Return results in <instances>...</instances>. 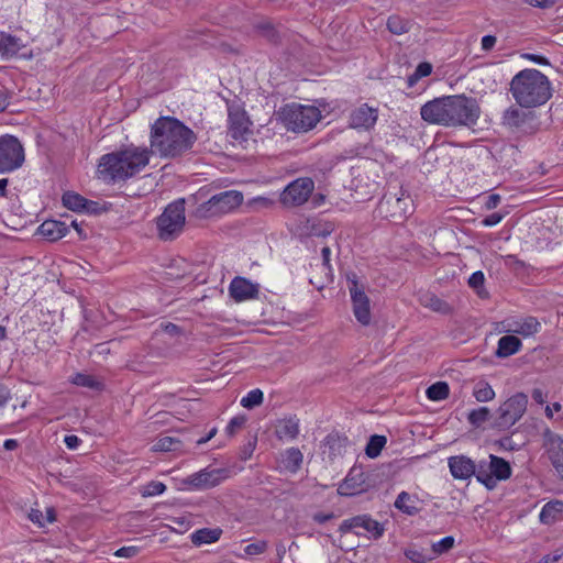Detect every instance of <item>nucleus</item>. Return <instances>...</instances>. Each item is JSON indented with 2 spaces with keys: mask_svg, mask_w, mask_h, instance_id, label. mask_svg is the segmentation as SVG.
Masks as SVG:
<instances>
[{
  "mask_svg": "<svg viewBox=\"0 0 563 563\" xmlns=\"http://www.w3.org/2000/svg\"><path fill=\"white\" fill-rule=\"evenodd\" d=\"M423 121L446 128H471L481 115L477 100L464 93L434 98L420 109Z\"/></svg>",
  "mask_w": 563,
  "mask_h": 563,
  "instance_id": "obj_1",
  "label": "nucleus"
},
{
  "mask_svg": "<svg viewBox=\"0 0 563 563\" xmlns=\"http://www.w3.org/2000/svg\"><path fill=\"white\" fill-rule=\"evenodd\" d=\"M197 140L192 130L175 118L162 117L151 130V151L162 157H176L189 151Z\"/></svg>",
  "mask_w": 563,
  "mask_h": 563,
  "instance_id": "obj_2",
  "label": "nucleus"
},
{
  "mask_svg": "<svg viewBox=\"0 0 563 563\" xmlns=\"http://www.w3.org/2000/svg\"><path fill=\"white\" fill-rule=\"evenodd\" d=\"M152 151L130 145L101 156L98 165L100 178L109 183L125 181L140 174L148 164Z\"/></svg>",
  "mask_w": 563,
  "mask_h": 563,
  "instance_id": "obj_3",
  "label": "nucleus"
},
{
  "mask_svg": "<svg viewBox=\"0 0 563 563\" xmlns=\"http://www.w3.org/2000/svg\"><path fill=\"white\" fill-rule=\"evenodd\" d=\"M512 98L521 108H536L544 104L552 96L549 78L534 68H526L510 81Z\"/></svg>",
  "mask_w": 563,
  "mask_h": 563,
  "instance_id": "obj_4",
  "label": "nucleus"
},
{
  "mask_svg": "<svg viewBox=\"0 0 563 563\" xmlns=\"http://www.w3.org/2000/svg\"><path fill=\"white\" fill-rule=\"evenodd\" d=\"M277 119L283 125L295 133H302L311 130L320 120V110L312 106H302L299 103H288L282 107L277 113Z\"/></svg>",
  "mask_w": 563,
  "mask_h": 563,
  "instance_id": "obj_5",
  "label": "nucleus"
},
{
  "mask_svg": "<svg viewBox=\"0 0 563 563\" xmlns=\"http://www.w3.org/2000/svg\"><path fill=\"white\" fill-rule=\"evenodd\" d=\"M185 223V199L180 198L169 203L157 218V235L163 241H173L183 232Z\"/></svg>",
  "mask_w": 563,
  "mask_h": 563,
  "instance_id": "obj_6",
  "label": "nucleus"
},
{
  "mask_svg": "<svg viewBox=\"0 0 563 563\" xmlns=\"http://www.w3.org/2000/svg\"><path fill=\"white\" fill-rule=\"evenodd\" d=\"M243 202V194L238 190H227L213 195L208 201L199 205L195 210L198 219H209L227 214Z\"/></svg>",
  "mask_w": 563,
  "mask_h": 563,
  "instance_id": "obj_7",
  "label": "nucleus"
},
{
  "mask_svg": "<svg viewBox=\"0 0 563 563\" xmlns=\"http://www.w3.org/2000/svg\"><path fill=\"white\" fill-rule=\"evenodd\" d=\"M378 209L385 218L394 222H401L413 212V201L408 192L399 188L398 192L385 194Z\"/></svg>",
  "mask_w": 563,
  "mask_h": 563,
  "instance_id": "obj_8",
  "label": "nucleus"
},
{
  "mask_svg": "<svg viewBox=\"0 0 563 563\" xmlns=\"http://www.w3.org/2000/svg\"><path fill=\"white\" fill-rule=\"evenodd\" d=\"M528 406V396L516 393L500 404L496 411L495 426L507 430L516 424L525 415Z\"/></svg>",
  "mask_w": 563,
  "mask_h": 563,
  "instance_id": "obj_9",
  "label": "nucleus"
},
{
  "mask_svg": "<svg viewBox=\"0 0 563 563\" xmlns=\"http://www.w3.org/2000/svg\"><path fill=\"white\" fill-rule=\"evenodd\" d=\"M511 476V467L503 457L489 455V462H481L476 473L478 482L487 488H494L497 481H505Z\"/></svg>",
  "mask_w": 563,
  "mask_h": 563,
  "instance_id": "obj_10",
  "label": "nucleus"
},
{
  "mask_svg": "<svg viewBox=\"0 0 563 563\" xmlns=\"http://www.w3.org/2000/svg\"><path fill=\"white\" fill-rule=\"evenodd\" d=\"M24 162V152L19 140L12 135L0 137V173L19 168Z\"/></svg>",
  "mask_w": 563,
  "mask_h": 563,
  "instance_id": "obj_11",
  "label": "nucleus"
},
{
  "mask_svg": "<svg viewBox=\"0 0 563 563\" xmlns=\"http://www.w3.org/2000/svg\"><path fill=\"white\" fill-rule=\"evenodd\" d=\"M347 282L354 317L361 324L368 325L372 319L369 298L364 287L358 285L356 274L347 275Z\"/></svg>",
  "mask_w": 563,
  "mask_h": 563,
  "instance_id": "obj_12",
  "label": "nucleus"
},
{
  "mask_svg": "<svg viewBox=\"0 0 563 563\" xmlns=\"http://www.w3.org/2000/svg\"><path fill=\"white\" fill-rule=\"evenodd\" d=\"M230 477L228 468H203L189 475L184 484L192 489L203 490L216 487Z\"/></svg>",
  "mask_w": 563,
  "mask_h": 563,
  "instance_id": "obj_13",
  "label": "nucleus"
},
{
  "mask_svg": "<svg viewBox=\"0 0 563 563\" xmlns=\"http://www.w3.org/2000/svg\"><path fill=\"white\" fill-rule=\"evenodd\" d=\"M313 189L314 183L311 178H298L285 188L280 201L285 206H301L308 200Z\"/></svg>",
  "mask_w": 563,
  "mask_h": 563,
  "instance_id": "obj_14",
  "label": "nucleus"
},
{
  "mask_svg": "<svg viewBox=\"0 0 563 563\" xmlns=\"http://www.w3.org/2000/svg\"><path fill=\"white\" fill-rule=\"evenodd\" d=\"M378 120V109L363 103L351 110L349 126L358 131L372 130Z\"/></svg>",
  "mask_w": 563,
  "mask_h": 563,
  "instance_id": "obj_15",
  "label": "nucleus"
},
{
  "mask_svg": "<svg viewBox=\"0 0 563 563\" xmlns=\"http://www.w3.org/2000/svg\"><path fill=\"white\" fill-rule=\"evenodd\" d=\"M538 427L542 437V446L544 448L552 465L558 464L563 460V438L553 432L542 421L538 423Z\"/></svg>",
  "mask_w": 563,
  "mask_h": 563,
  "instance_id": "obj_16",
  "label": "nucleus"
},
{
  "mask_svg": "<svg viewBox=\"0 0 563 563\" xmlns=\"http://www.w3.org/2000/svg\"><path fill=\"white\" fill-rule=\"evenodd\" d=\"M367 487V475L362 467L354 466L350 470L343 483L340 484L338 493L342 496H354L365 492Z\"/></svg>",
  "mask_w": 563,
  "mask_h": 563,
  "instance_id": "obj_17",
  "label": "nucleus"
},
{
  "mask_svg": "<svg viewBox=\"0 0 563 563\" xmlns=\"http://www.w3.org/2000/svg\"><path fill=\"white\" fill-rule=\"evenodd\" d=\"M230 296L236 301H245L258 297L260 287L244 277H234L229 286Z\"/></svg>",
  "mask_w": 563,
  "mask_h": 563,
  "instance_id": "obj_18",
  "label": "nucleus"
},
{
  "mask_svg": "<svg viewBox=\"0 0 563 563\" xmlns=\"http://www.w3.org/2000/svg\"><path fill=\"white\" fill-rule=\"evenodd\" d=\"M448 465L455 479H468L473 475L476 476L478 470V465L476 466L475 462L465 455L449 457Z\"/></svg>",
  "mask_w": 563,
  "mask_h": 563,
  "instance_id": "obj_19",
  "label": "nucleus"
},
{
  "mask_svg": "<svg viewBox=\"0 0 563 563\" xmlns=\"http://www.w3.org/2000/svg\"><path fill=\"white\" fill-rule=\"evenodd\" d=\"M251 122L240 108H229V131L233 139H243L250 132Z\"/></svg>",
  "mask_w": 563,
  "mask_h": 563,
  "instance_id": "obj_20",
  "label": "nucleus"
},
{
  "mask_svg": "<svg viewBox=\"0 0 563 563\" xmlns=\"http://www.w3.org/2000/svg\"><path fill=\"white\" fill-rule=\"evenodd\" d=\"M275 435L280 441H292L300 432L299 419L296 416L278 419L275 423Z\"/></svg>",
  "mask_w": 563,
  "mask_h": 563,
  "instance_id": "obj_21",
  "label": "nucleus"
},
{
  "mask_svg": "<svg viewBox=\"0 0 563 563\" xmlns=\"http://www.w3.org/2000/svg\"><path fill=\"white\" fill-rule=\"evenodd\" d=\"M63 205L73 211L77 212H96L97 209V202L87 200L81 195L74 192V191H67L62 197Z\"/></svg>",
  "mask_w": 563,
  "mask_h": 563,
  "instance_id": "obj_22",
  "label": "nucleus"
},
{
  "mask_svg": "<svg viewBox=\"0 0 563 563\" xmlns=\"http://www.w3.org/2000/svg\"><path fill=\"white\" fill-rule=\"evenodd\" d=\"M38 233L48 241H57L68 233V225L57 220H46L38 227Z\"/></svg>",
  "mask_w": 563,
  "mask_h": 563,
  "instance_id": "obj_23",
  "label": "nucleus"
},
{
  "mask_svg": "<svg viewBox=\"0 0 563 563\" xmlns=\"http://www.w3.org/2000/svg\"><path fill=\"white\" fill-rule=\"evenodd\" d=\"M333 231V225L318 219H307L301 227V234L324 238Z\"/></svg>",
  "mask_w": 563,
  "mask_h": 563,
  "instance_id": "obj_24",
  "label": "nucleus"
},
{
  "mask_svg": "<svg viewBox=\"0 0 563 563\" xmlns=\"http://www.w3.org/2000/svg\"><path fill=\"white\" fill-rule=\"evenodd\" d=\"M521 341L515 335H504L498 340L496 355L500 358L509 357L520 351Z\"/></svg>",
  "mask_w": 563,
  "mask_h": 563,
  "instance_id": "obj_25",
  "label": "nucleus"
},
{
  "mask_svg": "<svg viewBox=\"0 0 563 563\" xmlns=\"http://www.w3.org/2000/svg\"><path fill=\"white\" fill-rule=\"evenodd\" d=\"M563 516V501L555 500L547 503L539 515V519L544 525H552Z\"/></svg>",
  "mask_w": 563,
  "mask_h": 563,
  "instance_id": "obj_26",
  "label": "nucleus"
},
{
  "mask_svg": "<svg viewBox=\"0 0 563 563\" xmlns=\"http://www.w3.org/2000/svg\"><path fill=\"white\" fill-rule=\"evenodd\" d=\"M419 498L416 495H410L407 492H401L396 500L395 507L407 514L409 516H413L419 512L420 508L418 507Z\"/></svg>",
  "mask_w": 563,
  "mask_h": 563,
  "instance_id": "obj_27",
  "label": "nucleus"
},
{
  "mask_svg": "<svg viewBox=\"0 0 563 563\" xmlns=\"http://www.w3.org/2000/svg\"><path fill=\"white\" fill-rule=\"evenodd\" d=\"M303 455L297 448H289L282 454V464L290 473H296L301 467Z\"/></svg>",
  "mask_w": 563,
  "mask_h": 563,
  "instance_id": "obj_28",
  "label": "nucleus"
},
{
  "mask_svg": "<svg viewBox=\"0 0 563 563\" xmlns=\"http://www.w3.org/2000/svg\"><path fill=\"white\" fill-rule=\"evenodd\" d=\"M324 445L329 449L330 456H338L344 454L349 445V440L344 435L331 433L324 439Z\"/></svg>",
  "mask_w": 563,
  "mask_h": 563,
  "instance_id": "obj_29",
  "label": "nucleus"
},
{
  "mask_svg": "<svg viewBox=\"0 0 563 563\" xmlns=\"http://www.w3.org/2000/svg\"><path fill=\"white\" fill-rule=\"evenodd\" d=\"M541 328L540 322L534 317H527L520 321L515 323V328L511 330L512 332L520 334L525 338L532 336L539 332Z\"/></svg>",
  "mask_w": 563,
  "mask_h": 563,
  "instance_id": "obj_30",
  "label": "nucleus"
},
{
  "mask_svg": "<svg viewBox=\"0 0 563 563\" xmlns=\"http://www.w3.org/2000/svg\"><path fill=\"white\" fill-rule=\"evenodd\" d=\"M222 530L216 529H199L191 534V542L195 545L209 544L220 539Z\"/></svg>",
  "mask_w": 563,
  "mask_h": 563,
  "instance_id": "obj_31",
  "label": "nucleus"
},
{
  "mask_svg": "<svg viewBox=\"0 0 563 563\" xmlns=\"http://www.w3.org/2000/svg\"><path fill=\"white\" fill-rule=\"evenodd\" d=\"M21 48L20 38L10 34L0 36V54L3 58L14 56Z\"/></svg>",
  "mask_w": 563,
  "mask_h": 563,
  "instance_id": "obj_32",
  "label": "nucleus"
},
{
  "mask_svg": "<svg viewBox=\"0 0 563 563\" xmlns=\"http://www.w3.org/2000/svg\"><path fill=\"white\" fill-rule=\"evenodd\" d=\"M472 395L479 402L490 401L496 396L492 385L486 380L476 382L473 386Z\"/></svg>",
  "mask_w": 563,
  "mask_h": 563,
  "instance_id": "obj_33",
  "label": "nucleus"
},
{
  "mask_svg": "<svg viewBox=\"0 0 563 563\" xmlns=\"http://www.w3.org/2000/svg\"><path fill=\"white\" fill-rule=\"evenodd\" d=\"M411 26V21L404 19L399 15H391L387 20L388 31L396 35H401L409 32Z\"/></svg>",
  "mask_w": 563,
  "mask_h": 563,
  "instance_id": "obj_34",
  "label": "nucleus"
},
{
  "mask_svg": "<svg viewBox=\"0 0 563 563\" xmlns=\"http://www.w3.org/2000/svg\"><path fill=\"white\" fill-rule=\"evenodd\" d=\"M421 303L432 311L444 314L450 313L452 310L451 306L446 301L440 299L435 295H426L421 298Z\"/></svg>",
  "mask_w": 563,
  "mask_h": 563,
  "instance_id": "obj_35",
  "label": "nucleus"
},
{
  "mask_svg": "<svg viewBox=\"0 0 563 563\" xmlns=\"http://www.w3.org/2000/svg\"><path fill=\"white\" fill-rule=\"evenodd\" d=\"M450 388L445 382H437L428 387L426 394L430 400L439 401L449 397Z\"/></svg>",
  "mask_w": 563,
  "mask_h": 563,
  "instance_id": "obj_36",
  "label": "nucleus"
},
{
  "mask_svg": "<svg viewBox=\"0 0 563 563\" xmlns=\"http://www.w3.org/2000/svg\"><path fill=\"white\" fill-rule=\"evenodd\" d=\"M366 515H358L349 519H345L340 525L339 531L341 533L354 532L361 534L360 529L363 528Z\"/></svg>",
  "mask_w": 563,
  "mask_h": 563,
  "instance_id": "obj_37",
  "label": "nucleus"
},
{
  "mask_svg": "<svg viewBox=\"0 0 563 563\" xmlns=\"http://www.w3.org/2000/svg\"><path fill=\"white\" fill-rule=\"evenodd\" d=\"M71 383L80 387L96 390L102 387V383L98 380L95 376L82 373H77L76 375H74L71 377Z\"/></svg>",
  "mask_w": 563,
  "mask_h": 563,
  "instance_id": "obj_38",
  "label": "nucleus"
},
{
  "mask_svg": "<svg viewBox=\"0 0 563 563\" xmlns=\"http://www.w3.org/2000/svg\"><path fill=\"white\" fill-rule=\"evenodd\" d=\"M492 413L487 407H479L473 409L467 415V421L475 428H479L483 423L489 420Z\"/></svg>",
  "mask_w": 563,
  "mask_h": 563,
  "instance_id": "obj_39",
  "label": "nucleus"
},
{
  "mask_svg": "<svg viewBox=\"0 0 563 563\" xmlns=\"http://www.w3.org/2000/svg\"><path fill=\"white\" fill-rule=\"evenodd\" d=\"M386 442H387V440H386V437H384V435H377V434L372 435L369 438V441H368L366 448H365L366 455L371 459L377 457L380 454Z\"/></svg>",
  "mask_w": 563,
  "mask_h": 563,
  "instance_id": "obj_40",
  "label": "nucleus"
},
{
  "mask_svg": "<svg viewBox=\"0 0 563 563\" xmlns=\"http://www.w3.org/2000/svg\"><path fill=\"white\" fill-rule=\"evenodd\" d=\"M525 121L523 113L516 107H509L503 115V123L508 126H520Z\"/></svg>",
  "mask_w": 563,
  "mask_h": 563,
  "instance_id": "obj_41",
  "label": "nucleus"
},
{
  "mask_svg": "<svg viewBox=\"0 0 563 563\" xmlns=\"http://www.w3.org/2000/svg\"><path fill=\"white\" fill-rule=\"evenodd\" d=\"M264 400V394L261 389H252L245 397L241 399V406L246 409H253L262 405Z\"/></svg>",
  "mask_w": 563,
  "mask_h": 563,
  "instance_id": "obj_42",
  "label": "nucleus"
},
{
  "mask_svg": "<svg viewBox=\"0 0 563 563\" xmlns=\"http://www.w3.org/2000/svg\"><path fill=\"white\" fill-rule=\"evenodd\" d=\"M180 448V441L173 437H162L154 444L155 451L169 452Z\"/></svg>",
  "mask_w": 563,
  "mask_h": 563,
  "instance_id": "obj_43",
  "label": "nucleus"
},
{
  "mask_svg": "<svg viewBox=\"0 0 563 563\" xmlns=\"http://www.w3.org/2000/svg\"><path fill=\"white\" fill-rule=\"evenodd\" d=\"M366 531L372 538L378 539L384 533V527L378 521L374 520L369 515H366L365 521L362 528Z\"/></svg>",
  "mask_w": 563,
  "mask_h": 563,
  "instance_id": "obj_44",
  "label": "nucleus"
},
{
  "mask_svg": "<svg viewBox=\"0 0 563 563\" xmlns=\"http://www.w3.org/2000/svg\"><path fill=\"white\" fill-rule=\"evenodd\" d=\"M405 555L413 563H426L432 560V556L422 549L410 548L405 551Z\"/></svg>",
  "mask_w": 563,
  "mask_h": 563,
  "instance_id": "obj_45",
  "label": "nucleus"
},
{
  "mask_svg": "<svg viewBox=\"0 0 563 563\" xmlns=\"http://www.w3.org/2000/svg\"><path fill=\"white\" fill-rule=\"evenodd\" d=\"M468 286L476 291L478 296H482L485 291L484 283L485 276L482 271L474 272L468 278Z\"/></svg>",
  "mask_w": 563,
  "mask_h": 563,
  "instance_id": "obj_46",
  "label": "nucleus"
},
{
  "mask_svg": "<svg viewBox=\"0 0 563 563\" xmlns=\"http://www.w3.org/2000/svg\"><path fill=\"white\" fill-rule=\"evenodd\" d=\"M267 542L264 540L256 541L254 543H250L244 548V552L246 555L254 556L263 554L267 550Z\"/></svg>",
  "mask_w": 563,
  "mask_h": 563,
  "instance_id": "obj_47",
  "label": "nucleus"
},
{
  "mask_svg": "<svg viewBox=\"0 0 563 563\" xmlns=\"http://www.w3.org/2000/svg\"><path fill=\"white\" fill-rule=\"evenodd\" d=\"M454 545V538L449 536L443 539H441L439 542L432 544V551L434 554H441L450 549H452Z\"/></svg>",
  "mask_w": 563,
  "mask_h": 563,
  "instance_id": "obj_48",
  "label": "nucleus"
},
{
  "mask_svg": "<svg viewBox=\"0 0 563 563\" xmlns=\"http://www.w3.org/2000/svg\"><path fill=\"white\" fill-rule=\"evenodd\" d=\"M166 486L162 482H151L145 486V489L143 492L144 496H156L161 495L165 492Z\"/></svg>",
  "mask_w": 563,
  "mask_h": 563,
  "instance_id": "obj_49",
  "label": "nucleus"
},
{
  "mask_svg": "<svg viewBox=\"0 0 563 563\" xmlns=\"http://www.w3.org/2000/svg\"><path fill=\"white\" fill-rule=\"evenodd\" d=\"M245 416H235L230 420L229 424L227 426L225 432L229 435H233L239 429H241L245 424Z\"/></svg>",
  "mask_w": 563,
  "mask_h": 563,
  "instance_id": "obj_50",
  "label": "nucleus"
},
{
  "mask_svg": "<svg viewBox=\"0 0 563 563\" xmlns=\"http://www.w3.org/2000/svg\"><path fill=\"white\" fill-rule=\"evenodd\" d=\"M432 71V66L429 63H420L415 71V79H420L422 77L429 76Z\"/></svg>",
  "mask_w": 563,
  "mask_h": 563,
  "instance_id": "obj_51",
  "label": "nucleus"
},
{
  "mask_svg": "<svg viewBox=\"0 0 563 563\" xmlns=\"http://www.w3.org/2000/svg\"><path fill=\"white\" fill-rule=\"evenodd\" d=\"M504 216L501 213L495 212L482 220V224L484 227H494L498 224L503 220Z\"/></svg>",
  "mask_w": 563,
  "mask_h": 563,
  "instance_id": "obj_52",
  "label": "nucleus"
},
{
  "mask_svg": "<svg viewBox=\"0 0 563 563\" xmlns=\"http://www.w3.org/2000/svg\"><path fill=\"white\" fill-rule=\"evenodd\" d=\"M29 519L38 527L45 526L44 516L42 511L38 509H31V511L29 512Z\"/></svg>",
  "mask_w": 563,
  "mask_h": 563,
  "instance_id": "obj_53",
  "label": "nucleus"
},
{
  "mask_svg": "<svg viewBox=\"0 0 563 563\" xmlns=\"http://www.w3.org/2000/svg\"><path fill=\"white\" fill-rule=\"evenodd\" d=\"M501 197L498 194H492L485 201V208L487 210L495 209L500 203Z\"/></svg>",
  "mask_w": 563,
  "mask_h": 563,
  "instance_id": "obj_54",
  "label": "nucleus"
},
{
  "mask_svg": "<svg viewBox=\"0 0 563 563\" xmlns=\"http://www.w3.org/2000/svg\"><path fill=\"white\" fill-rule=\"evenodd\" d=\"M10 97L11 92L7 88L0 89V112L8 108Z\"/></svg>",
  "mask_w": 563,
  "mask_h": 563,
  "instance_id": "obj_55",
  "label": "nucleus"
},
{
  "mask_svg": "<svg viewBox=\"0 0 563 563\" xmlns=\"http://www.w3.org/2000/svg\"><path fill=\"white\" fill-rule=\"evenodd\" d=\"M526 3L537 8H551L554 5L555 0H523Z\"/></svg>",
  "mask_w": 563,
  "mask_h": 563,
  "instance_id": "obj_56",
  "label": "nucleus"
},
{
  "mask_svg": "<svg viewBox=\"0 0 563 563\" xmlns=\"http://www.w3.org/2000/svg\"><path fill=\"white\" fill-rule=\"evenodd\" d=\"M64 442L69 450H76L81 440L77 435L70 434L65 437Z\"/></svg>",
  "mask_w": 563,
  "mask_h": 563,
  "instance_id": "obj_57",
  "label": "nucleus"
},
{
  "mask_svg": "<svg viewBox=\"0 0 563 563\" xmlns=\"http://www.w3.org/2000/svg\"><path fill=\"white\" fill-rule=\"evenodd\" d=\"M563 556L559 550L552 554L544 555L538 563H558Z\"/></svg>",
  "mask_w": 563,
  "mask_h": 563,
  "instance_id": "obj_58",
  "label": "nucleus"
},
{
  "mask_svg": "<svg viewBox=\"0 0 563 563\" xmlns=\"http://www.w3.org/2000/svg\"><path fill=\"white\" fill-rule=\"evenodd\" d=\"M497 42L496 36L494 35H485L482 37V48L484 51H490Z\"/></svg>",
  "mask_w": 563,
  "mask_h": 563,
  "instance_id": "obj_59",
  "label": "nucleus"
},
{
  "mask_svg": "<svg viewBox=\"0 0 563 563\" xmlns=\"http://www.w3.org/2000/svg\"><path fill=\"white\" fill-rule=\"evenodd\" d=\"M136 553V549L133 548V547H123L121 549H119L117 552H115V555L117 556H120V558H131L133 556L134 554Z\"/></svg>",
  "mask_w": 563,
  "mask_h": 563,
  "instance_id": "obj_60",
  "label": "nucleus"
},
{
  "mask_svg": "<svg viewBox=\"0 0 563 563\" xmlns=\"http://www.w3.org/2000/svg\"><path fill=\"white\" fill-rule=\"evenodd\" d=\"M525 58H527L528 60H531L536 64H539V65H549L550 64L548 58H545L544 56H541V55H537V54H526Z\"/></svg>",
  "mask_w": 563,
  "mask_h": 563,
  "instance_id": "obj_61",
  "label": "nucleus"
},
{
  "mask_svg": "<svg viewBox=\"0 0 563 563\" xmlns=\"http://www.w3.org/2000/svg\"><path fill=\"white\" fill-rule=\"evenodd\" d=\"M531 396L532 399L539 405H543L545 402L547 395L540 388H534Z\"/></svg>",
  "mask_w": 563,
  "mask_h": 563,
  "instance_id": "obj_62",
  "label": "nucleus"
},
{
  "mask_svg": "<svg viewBox=\"0 0 563 563\" xmlns=\"http://www.w3.org/2000/svg\"><path fill=\"white\" fill-rule=\"evenodd\" d=\"M162 328H163V330H164L166 333H168V334H170V335H175V334L179 333V328H178V325H176V324H174V323H172V322H167V323H165V324H162Z\"/></svg>",
  "mask_w": 563,
  "mask_h": 563,
  "instance_id": "obj_63",
  "label": "nucleus"
},
{
  "mask_svg": "<svg viewBox=\"0 0 563 563\" xmlns=\"http://www.w3.org/2000/svg\"><path fill=\"white\" fill-rule=\"evenodd\" d=\"M562 409V406L560 402H554L552 404V406H547L545 407V416L549 418V419H552L553 418V411H560Z\"/></svg>",
  "mask_w": 563,
  "mask_h": 563,
  "instance_id": "obj_64",
  "label": "nucleus"
}]
</instances>
